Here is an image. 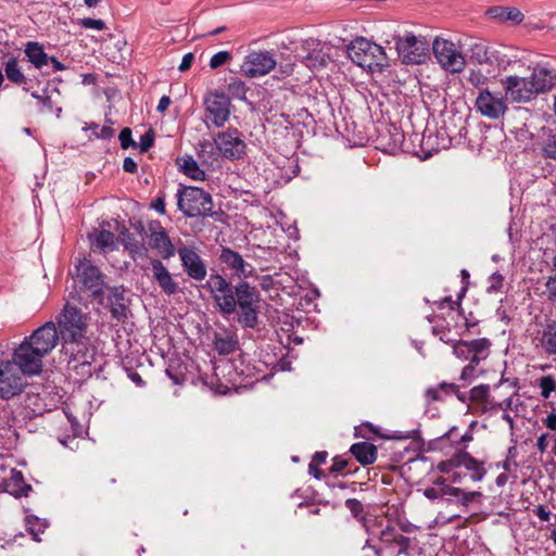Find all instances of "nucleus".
Listing matches in <instances>:
<instances>
[{
    "instance_id": "nucleus-1",
    "label": "nucleus",
    "mask_w": 556,
    "mask_h": 556,
    "mask_svg": "<svg viewBox=\"0 0 556 556\" xmlns=\"http://www.w3.org/2000/svg\"><path fill=\"white\" fill-rule=\"evenodd\" d=\"M223 316L235 315L244 329H256L260 325L261 292L249 280H231L212 268L206 281L201 285Z\"/></svg>"
},
{
    "instance_id": "nucleus-2",
    "label": "nucleus",
    "mask_w": 556,
    "mask_h": 556,
    "mask_svg": "<svg viewBox=\"0 0 556 556\" xmlns=\"http://www.w3.org/2000/svg\"><path fill=\"white\" fill-rule=\"evenodd\" d=\"M56 324L68 368L81 377H91L96 346L87 334V315L80 308L65 304Z\"/></svg>"
},
{
    "instance_id": "nucleus-3",
    "label": "nucleus",
    "mask_w": 556,
    "mask_h": 556,
    "mask_svg": "<svg viewBox=\"0 0 556 556\" xmlns=\"http://www.w3.org/2000/svg\"><path fill=\"white\" fill-rule=\"evenodd\" d=\"M505 99L510 102L527 103L539 93L545 92L556 86V71L536 65L530 77L517 75L502 79Z\"/></svg>"
},
{
    "instance_id": "nucleus-4",
    "label": "nucleus",
    "mask_w": 556,
    "mask_h": 556,
    "mask_svg": "<svg viewBox=\"0 0 556 556\" xmlns=\"http://www.w3.org/2000/svg\"><path fill=\"white\" fill-rule=\"evenodd\" d=\"M177 206L186 217H213L224 214L222 210L213 211L212 195L200 187H181L177 191Z\"/></svg>"
},
{
    "instance_id": "nucleus-5",
    "label": "nucleus",
    "mask_w": 556,
    "mask_h": 556,
    "mask_svg": "<svg viewBox=\"0 0 556 556\" xmlns=\"http://www.w3.org/2000/svg\"><path fill=\"white\" fill-rule=\"evenodd\" d=\"M348 55L354 64L369 71H381L387 65L384 49L363 37L351 41L348 47Z\"/></svg>"
},
{
    "instance_id": "nucleus-6",
    "label": "nucleus",
    "mask_w": 556,
    "mask_h": 556,
    "mask_svg": "<svg viewBox=\"0 0 556 556\" xmlns=\"http://www.w3.org/2000/svg\"><path fill=\"white\" fill-rule=\"evenodd\" d=\"M392 41L397 56L404 64H421L429 55V43L418 39L413 33L393 35L392 40H387V45L390 46Z\"/></svg>"
},
{
    "instance_id": "nucleus-7",
    "label": "nucleus",
    "mask_w": 556,
    "mask_h": 556,
    "mask_svg": "<svg viewBox=\"0 0 556 556\" xmlns=\"http://www.w3.org/2000/svg\"><path fill=\"white\" fill-rule=\"evenodd\" d=\"M76 278L79 283V291L86 292L91 302L101 299V294L109 287L105 282V275L90 260L83 258L76 265Z\"/></svg>"
},
{
    "instance_id": "nucleus-8",
    "label": "nucleus",
    "mask_w": 556,
    "mask_h": 556,
    "mask_svg": "<svg viewBox=\"0 0 556 556\" xmlns=\"http://www.w3.org/2000/svg\"><path fill=\"white\" fill-rule=\"evenodd\" d=\"M218 263L220 266L222 275H226L229 271V279L242 280L254 277L256 275L255 267L244 260V257L229 247L222 245L218 253Z\"/></svg>"
},
{
    "instance_id": "nucleus-9",
    "label": "nucleus",
    "mask_w": 556,
    "mask_h": 556,
    "mask_svg": "<svg viewBox=\"0 0 556 556\" xmlns=\"http://www.w3.org/2000/svg\"><path fill=\"white\" fill-rule=\"evenodd\" d=\"M125 292L124 286H109L101 294L102 300L96 299L92 303L108 309L113 320L125 323L130 313V301L125 296Z\"/></svg>"
},
{
    "instance_id": "nucleus-10",
    "label": "nucleus",
    "mask_w": 556,
    "mask_h": 556,
    "mask_svg": "<svg viewBox=\"0 0 556 556\" xmlns=\"http://www.w3.org/2000/svg\"><path fill=\"white\" fill-rule=\"evenodd\" d=\"M206 118L217 128L223 127L231 114L230 97L217 90L208 91L203 100Z\"/></svg>"
},
{
    "instance_id": "nucleus-11",
    "label": "nucleus",
    "mask_w": 556,
    "mask_h": 556,
    "mask_svg": "<svg viewBox=\"0 0 556 556\" xmlns=\"http://www.w3.org/2000/svg\"><path fill=\"white\" fill-rule=\"evenodd\" d=\"M45 355L36 350L27 341H23L13 353V362L18 372L28 376H35L42 371V358Z\"/></svg>"
},
{
    "instance_id": "nucleus-12",
    "label": "nucleus",
    "mask_w": 556,
    "mask_h": 556,
    "mask_svg": "<svg viewBox=\"0 0 556 556\" xmlns=\"http://www.w3.org/2000/svg\"><path fill=\"white\" fill-rule=\"evenodd\" d=\"M432 52L438 63L450 73H459L465 66V59L455 49V45L446 39L435 38Z\"/></svg>"
},
{
    "instance_id": "nucleus-13",
    "label": "nucleus",
    "mask_w": 556,
    "mask_h": 556,
    "mask_svg": "<svg viewBox=\"0 0 556 556\" xmlns=\"http://www.w3.org/2000/svg\"><path fill=\"white\" fill-rule=\"evenodd\" d=\"M26 386L24 377L10 361L0 363V397L10 400L21 394Z\"/></svg>"
},
{
    "instance_id": "nucleus-14",
    "label": "nucleus",
    "mask_w": 556,
    "mask_h": 556,
    "mask_svg": "<svg viewBox=\"0 0 556 556\" xmlns=\"http://www.w3.org/2000/svg\"><path fill=\"white\" fill-rule=\"evenodd\" d=\"M214 142L220 154L230 161L240 160L245 154L247 144L239 137L237 128L218 132Z\"/></svg>"
},
{
    "instance_id": "nucleus-15",
    "label": "nucleus",
    "mask_w": 556,
    "mask_h": 556,
    "mask_svg": "<svg viewBox=\"0 0 556 556\" xmlns=\"http://www.w3.org/2000/svg\"><path fill=\"white\" fill-rule=\"evenodd\" d=\"M24 340L47 356L56 346L61 338L56 325L53 321H47Z\"/></svg>"
},
{
    "instance_id": "nucleus-16",
    "label": "nucleus",
    "mask_w": 556,
    "mask_h": 556,
    "mask_svg": "<svg viewBox=\"0 0 556 556\" xmlns=\"http://www.w3.org/2000/svg\"><path fill=\"white\" fill-rule=\"evenodd\" d=\"M177 253L185 273L193 280L202 281L207 276V266L194 247L178 248Z\"/></svg>"
},
{
    "instance_id": "nucleus-17",
    "label": "nucleus",
    "mask_w": 556,
    "mask_h": 556,
    "mask_svg": "<svg viewBox=\"0 0 556 556\" xmlns=\"http://www.w3.org/2000/svg\"><path fill=\"white\" fill-rule=\"evenodd\" d=\"M477 110L490 119L503 117L507 111L506 99L493 94L489 89H482L475 103Z\"/></svg>"
},
{
    "instance_id": "nucleus-18",
    "label": "nucleus",
    "mask_w": 556,
    "mask_h": 556,
    "mask_svg": "<svg viewBox=\"0 0 556 556\" xmlns=\"http://www.w3.org/2000/svg\"><path fill=\"white\" fill-rule=\"evenodd\" d=\"M386 439V440H420V431L419 429H414L410 431H395L392 434L382 433L380 428L371 424L370 421H364L361 425L354 427V437L361 438L366 441L371 440L372 437Z\"/></svg>"
},
{
    "instance_id": "nucleus-19",
    "label": "nucleus",
    "mask_w": 556,
    "mask_h": 556,
    "mask_svg": "<svg viewBox=\"0 0 556 556\" xmlns=\"http://www.w3.org/2000/svg\"><path fill=\"white\" fill-rule=\"evenodd\" d=\"M276 66L274 55L268 51H253L242 65V71L249 77L266 75Z\"/></svg>"
},
{
    "instance_id": "nucleus-20",
    "label": "nucleus",
    "mask_w": 556,
    "mask_h": 556,
    "mask_svg": "<svg viewBox=\"0 0 556 556\" xmlns=\"http://www.w3.org/2000/svg\"><path fill=\"white\" fill-rule=\"evenodd\" d=\"M151 266L153 271V278L155 279L162 291L167 295L175 294L178 291V285L173 279L172 275L169 274L168 269L164 266V264L160 260L153 258L151 260Z\"/></svg>"
},
{
    "instance_id": "nucleus-21",
    "label": "nucleus",
    "mask_w": 556,
    "mask_h": 556,
    "mask_svg": "<svg viewBox=\"0 0 556 556\" xmlns=\"http://www.w3.org/2000/svg\"><path fill=\"white\" fill-rule=\"evenodd\" d=\"M470 60L480 65H490L498 62V51L483 41L475 42L470 46Z\"/></svg>"
},
{
    "instance_id": "nucleus-22",
    "label": "nucleus",
    "mask_w": 556,
    "mask_h": 556,
    "mask_svg": "<svg viewBox=\"0 0 556 556\" xmlns=\"http://www.w3.org/2000/svg\"><path fill=\"white\" fill-rule=\"evenodd\" d=\"M459 468H464L469 472V477L473 482L482 481L486 475L484 462L476 459L471 454L464 450H459Z\"/></svg>"
},
{
    "instance_id": "nucleus-23",
    "label": "nucleus",
    "mask_w": 556,
    "mask_h": 556,
    "mask_svg": "<svg viewBox=\"0 0 556 556\" xmlns=\"http://www.w3.org/2000/svg\"><path fill=\"white\" fill-rule=\"evenodd\" d=\"M362 466H369L377 460L378 448L368 441L356 442L349 451Z\"/></svg>"
},
{
    "instance_id": "nucleus-24",
    "label": "nucleus",
    "mask_w": 556,
    "mask_h": 556,
    "mask_svg": "<svg viewBox=\"0 0 556 556\" xmlns=\"http://www.w3.org/2000/svg\"><path fill=\"white\" fill-rule=\"evenodd\" d=\"M486 14L498 22H511L513 25L521 24L525 18L519 9L511 7L494 5L486 10Z\"/></svg>"
},
{
    "instance_id": "nucleus-25",
    "label": "nucleus",
    "mask_w": 556,
    "mask_h": 556,
    "mask_svg": "<svg viewBox=\"0 0 556 556\" xmlns=\"http://www.w3.org/2000/svg\"><path fill=\"white\" fill-rule=\"evenodd\" d=\"M151 247L155 249L163 258L174 256L176 249L165 230L154 231L151 235Z\"/></svg>"
},
{
    "instance_id": "nucleus-26",
    "label": "nucleus",
    "mask_w": 556,
    "mask_h": 556,
    "mask_svg": "<svg viewBox=\"0 0 556 556\" xmlns=\"http://www.w3.org/2000/svg\"><path fill=\"white\" fill-rule=\"evenodd\" d=\"M118 237L124 248L129 251L132 258L143 256L147 253L146 247L139 242L134 233H131L125 226L118 230Z\"/></svg>"
},
{
    "instance_id": "nucleus-27",
    "label": "nucleus",
    "mask_w": 556,
    "mask_h": 556,
    "mask_svg": "<svg viewBox=\"0 0 556 556\" xmlns=\"http://www.w3.org/2000/svg\"><path fill=\"white\" fill-rule=\"evenodd\" d=\"M31 490V485L24 480L23 473L15 469L12 470V477L7 483V492L20 498L22 496H28Z\"/></svg>"
},
{
    "instance_id": "nucleus-28",
    "label": "nucleus",
    "mask_w": 556,
    "mask_h": 556,
    "mask_svg": "<svg viewBox=\"0 0 556 556\" xmlns=\"http://www.w3.org/2000/svg\"><path fill=\"white\" fill-rule=\"evenodd\" d=\"M27 60L34 64L36 68H41L49 62V56L45 52L43 46L37 41H28L24 50Z\"/></svg>"
},
{
    "instance_id": "nucleus-29",
    "label": "nucleus",
    "mask_w": 556,
    "mask_h": 556,
    "mask_svg": "<svg viewBox=\"0 0 556 556\" xmlns=\"http://www.w3.org/2000/svg\"><path fill=\"white\" fill-rule=\"evenodd\" d=\"M459 437L460 434L458 433V428L453 426L442 435L430 440L428 442V448L430 451H442L446 447L447 443H450L451 446L457 447L459 443H454V440L458 439Z\"/></svg>"
},
{
    "instance_id": "nucleus-30",
    "label": "nucleus",
    "mask_w": 556,
    "mask_h": 556,
    "mask_svg": "<svg viewBox=\"0 0 556 556\" xmlns=\"http://www.w3.org/2000/svg\"><path fill=\"white\" fill-rule=\"evenodd\" d=\"M388 134H389L390 138L387 143H381L382 150L388 151L391 154H394L401 149V147L404 142V134L394 125H390V127L388 128ZM384 139H386V136L381 135L380 141L383 142Z\"/></svg>"
},
{
    "instance_id": "nucleus-31",
    "label": "nucleus",
    "mask_w": 556,
    "mask_h": 556,
    "mask_svg": "<svg viewBox=\"0 0 556 556\" xmlns=\"http://www.w3.org/2000/svg\"><path fill=\"white\" fill-rule=\"evenodd\" d=\"M180 170L188 176L189 178L198 181L205 180L206 174L199 166L198 162L190 155L182 159V163L180 164Z\"/></svg>"
},
{
    "instance_id": "nucleus-32",
    "label": "nucleus",
    "mask_w": 556,
    "mask_h": 556,
    "mask_svg": "<svg viewBox=\"0 0 556 556\" xmlns=\"http://www.w3.org/2000/svg\"><path fill=\"white\" fill-rule=\"evenodd\" d=\"M541 345L548 355L556 354V320L547 324L544 328Z\"/></svg>"
},
{
    "instance_id": "nucleus-33",
    "label": "nucleus",
    "mask_w": 556,
    "mask_h": 556,
    "mask_svg": "<svg viewBox=\"0 0 556 556\" xmlns=\"http://www.w3.org/2000/svg\"><path fill=\"white\" fill-rule=\"evenodd\" d=\"M541 152L543 157L556 161V130L543 129Z\"/></svg>"
},
{
    "instance_id": "nucleus-34",
    "label": "nucleus",
    "mask_w": 556,
    "mask_h": 556,
    "mask_svg": "<svg viewBox=\"0 0 556 556\" xmlns=\"http://www.w3.org/2000/svg\"><path fill=\"white\" fill-rule=\"evenodd\" d=\"M214 349L217 351L219 355H229L236 351L238 348V340L235 337H222L219 334H215L214 338Z\"/></svg>"
},
{
    "instance_id": "nucleus-35",
    "label": "nucleus",
    "mask_w": 556,
    "mask_h": 556,
    "mask_svg": "<svg viewBox=\"0 0 556 556\" xmlns=\"http://www.w3.org/2000/svg\"><path fill=\"white\" fill-rule=\"evenodd\" d=\"M26 522V531L33 536V540L36 542H40L39 533H42L47 527L48 522L46 520H40L37 516L27 515L25 518Z\"/></svg>"
},
{
    "instance_id": "nucleus-36",
    "label": "nucleus",
    "mask_w": 556,
    "mask_h": 556,
    "mask_svg": "<svg viewBox=\"0 0 556 556\" xmlns=\"http://www.w3.org/2000/svg\"><path fill=\"white\" fill-rule=\"evenodd\" d=\"M327 59L328 55L321 50L312 49V51L302 56V62L309 68H318L327 64Z\"/></svg>"
},
{
    "instance_id": "nucleus-37",
    "label": "nucleus",
    "mask_w": 556,
    "mask_h": 556,
    "mask_svg": "<svg viewBox=\"0 0 556 556\" xmlns=\"http://www.w3.org/2000/svg\"><path fill=\"white\" fill-rule=\"evenodd\" d=\"M5 75L8 79L16 85H22L26 83V77L22 73L21 68L18 67L17 61L15 58H11L7 64H5Z\"/></svg>"
},
{
    "instance_id": "nucleus-38",
    "label": "nucleus",
    "mask_w": 556,
    "mask_h": 556,
    "mask_svg": "<svg viewBox=\"0 0 556 556\" xmlns=\"http://www.w3.org/2000/svg\"><path fill=\"white\" fill-rule=\"evenodd\" d=\"M345 507L350 510L351 515L363 525L364 528H367L365 506L361 501L356 498H348L345 501Z\"/></svg>"
},
{
    "instance_id": "nucleus-39",
    "label": "nucleus",
    "mask_w": 556,
    "mask_h": 556,
    "mask_svg": "<svg viewBox=\"0 0 556 556\" xmlns=\"http://www.w3.org/2000/svg\"><path fill=\"white\" fill-rule=\"evenodd\" d=\"M469 346L471 348V352L475 355L489 356L491 341L488 338H479L473 340H467Z\"/></svg>"
},
{
    "instance_id": "nucleus-40",
    "label": "nucleus",
    "mask_w": 556,
    "mask_h": 556,
    "mask_svg": "<svg viewBox=\"0 0 556 556\" xmlns=\"http://www.w3.org/2000/svg\"><path fill=\"white\" fill-rule=\"evenodd\" d=\"M490 396V386L482 383L471 388L469 392V400L476 403H485Z\"/></svg>"
},
{
    "instance_id": "nucleus-41",
    "label": "nucleus",
    "mask_w": 556,
    "mask_h": 556,
    "mask_svg": "<svg viewBox=\"0 0 556 556\" xmlns=\"http://www.w3.org/2000/svg\"><path fill=\"white\" fill-rule=\"evenodd\" d=\"M249 88L242 80H233L228 85V92L229 94L235 98L239 99L241 101L247 100V92Z\"/></svg>"
},
{
    "instance_id": "nucleus-42",
    "label": "nucleus",
    "mask_w": 556,
    "mask_h": 556,
    "mask_svg": "<svg viewBox=\"0 0 556 556\" xmlns=\"http://www.w3.org/2000/svg\"><path fill=\"white\" fill-rule=\"evenodd\" d=\"M453 354L462 359L468 361L472 355L471 348L469 346L467 340H458L453 342Z\"/></svg>"
},
{
    "instance_id": "nucleus-43",
    "label": "nucleus",
    "mask_w": 556,
    "mask_h": 556,
    "mask_svg": "<svg viewBox=\"0 0 556 556\" xmlns=\"http://www.w3.org/2000/svg\"><path fill=\"white\" fill-rule=\"evenodd\" d=\"M553 270L555 271L553 275L547 277L545 282L546 294L548 301H556V253L552 258Z\"/></svg>"
},
{
    "instance_id": "nucleus-44",
    "label": "nucleus",
    "mask_w": 556,
    "mask_h": 556,
    "mask_svg": "<svg viewBox=\"0 0 556 556\" xmlns=\"http://www.w3.org/2000/svg\"><path fill=\"white\" fill-rule=\"evenodd\" d=\"M114 233L110 230L104 229L100 230L96 237V243L102 250H105L108 248L114 249Z\"/></svg>"
},
{
    "instance_id": "nucleus-45",
    "label": "nucleus",
    "mask_w": 556,
    "mask_h": 556,
    "mask_svg": "<svg viewBox=\"0 0 556 556\" xmlns=\"http://www.w3.org/2000/svg\"><path fill=\"white\" fill-rule=\"evenodd\" d=\"M459 450L451 458L438 464V470L442 473H452L454 469L459 468Z\"/></svg>"
},
{
    "instance_id": "nucleus-46",
    "label": "nucleus",
    "mask_w": 556,
    "mask_h": 556,
    "mask_svg": "<svg viewBox=\"0 0 556 556\" xmlns=\"http://www.w3.org/2000/svg\"><path fill=\"white\" fill-rule=\"evenodd\" d=\"M539 387L541 389V395L544 399H548L552 392L556 390V381L549 375L543 376L539 380Z\"/></svg>"
},
{
    "instance_id": "nucleus-47",
    "label": "nucleus",
    "mask_w": 556,
    "mask_h": 556,
    "mask_svg": "<svg viewBox=\"0 0 556 556\" xmlns=\"http://www.w3.org/2000/svg\"><path fill=\"white\" fill-rule=\"evenodd\" d=\"M118 139L121 142V148L123 150L138 147L137 142L132 139L131 129L128 127H125L121 130V132L118 135Z\"/></svg>"
},
{
    "instance_id": "nucleus-48",
    "label": "nucleus",
    "mask_w": 556,
    "mask_h": 556,
    "mask_svg": "<svg viewBox=\"0 0 556 556\" xmlns=\"http://www.w3.org/2000/svg\"><path fill=\"white\" fill-rule=\"evenodd\" d=\"M231 54L228 51H219L215 53L211 60H210V67L212 70L218 68L219 66L224 65L228 61L231 60Z\"/></svg>"
},
{
    "instance_id": "nucleus-49",
    "label": "nucleus",
    "mask_w": 556,
    "mask_h": 556,
    "mask_svg": "<svg viewBox=\"0 0 556 556\" xmlns=\"http://www.w3.org/2000/svg\"><path fill=\"white\" fill-rule=\"evenodd\" d=\"M154 140H155L154 130L152 128H150L140 138V144H139L140 152L149 151L153 147Z\"/></svg>"
},
{
    "instance_id": "nucleus-50",
    "label": "nucleus",
    "mask_w": 556,
    "mask_h": 556,
    "mask_svg": "<svg viewBox=\"0 0 556 556\" xmlns=\"http://www.w3.org/2000/svg\"><path fill=\"white\" fill-rule=\"evenodd\" d=\"M78 25H80L84 28H92L97 30H103L105 29V23L102 20H96L91 17H84L78 20Z\"/></svg>"
},
{
    "instance_id": "nucleus-51",
    "label": "nucleus",
    "mask_w": 556,
    "mask_h": 556,
    "mask_svg": "<svg viewBox=\"0 0 556 556\" xmlns=\"http://www.w3.org/2000/svg\"><path fill=\"white\" fill-rule=\"evenodd\" d=\"M491 285L488 287L486 292L488 293H494L501 291L503 288V281L504 277L498 271L493 273L490 276Z\"/></svg>"
},
{
    "instance_id": "nucleus-52",
    "label": "nucleus",
    "mask_w": 556,
    "mask_h": 556,
    "mask_svg": "<svg viewBox=\"0 0 556 556\" xmlns=\"http://www.w3.org/2000/svg\"><path fill=\"white\" fill-rule=\"evenodd\" d=\"M481 497H482V493L479 491L465 492L463 490V493L459 495L457 502L460 505L467 507L470 503H472L473 501L479 500Z\"/></svg>"
},
{
    "instance_id": "nucleus-53",
    "label": "nucleus",
    "mask_w": 556,
    "mask_h": 556,
    "mask_svg": "<svg viewBox=\"0 0 556 556\" xmlns=\"http://www.w3.org/2000/svg\"><path fill=\"white\" fill-rule=\"evenodd\" d=\"M399 545L397 555H409L410 539L399 533L395 540L392 542Z\"/></svg>"
},
{
    "instance_id": "nucleus-54",
    "label": "nucleus",
    "mask_w": 556,
    "mask_h": 556,
    "mask_svg": "<svg viewBox=\"0 0 556 556\" xmlns=\"http://www.w3.org/2000/svg\"><path fill=\"white\" fill-rule=\"evenodd\" d=\"M468 81L473 87L479 88V87L485 85V83L488 81V77L484 74H482L480 71L471 70L469 73V76H468Z\"/></svg>"
},
{
    "instance_id": "nucleus-55",
    "label": "nucleus",
    "mask_w": 556,
    "mask_h": 556,
    "mask_svg": "<svg viewBox=\"0 0 556 556\" xmlns=\"http://www.w3.org/2000/svg\"><path fill=\"white\" fill-rule=\"evenodd\" d=\"M476 378H478L477 369H473L472 366H465L459 376V380L464 381L467 384H470Z\"/></svg>"
},
{
    "instance_id": "nucleus-56",
    "label": "nucleus",
    "mask_w": 556,
    "mask_h": 556,
    "mask_svg": "<svg viewBox=\"0 0 556 556\" xmlns=\"http://www.w3.org/2000/svg\"><path fill=\"white\" fill-rule=\"evenodd\" d=\"M399 535L395 528L392 526H387L380 533V540L383 543H392L395 538Z\"/></svg>"
},
{
    "instance_id": "nucleus-57",
    "label": "nucleus",
    "mask_w": 556,
    "mask_h": 556,
    "mask_svg": "<svg viewBox=\"0 0 556 556\" xmlns=\"http://www.w3.org/2000/svg\"><path fill=\"white\" fill-rule=\"evenodd\" d=\"M349 465V460L348 459H344L340 456H336L333 457L332 459V465L330 467V472L331 473H338V472H341L342 470H344Z\"/></svg>"
},
{
    "instance_id": "nucleus-58",
    "label": "nucleus",
    "mask_w": 556,
    "mask_h": 556,
    "mask_svg": "<svg viewBox=\"0 0 556 556\" xmlns=\"http://www.w3.org/2000/svg\"><path fill=\"white\" fill-rule=\"evenodd\" d=\"M445 305H447L450 309L454 311L459 308V301H454L451 295H447L440 300L439 302H437V306L439 309H443Z\"/></svg>"
},
{
    "instance_id": "nucleus-59",
    "label": "nucleus",
    "mask_w": 556,
    "mask_h": 556,
    "mask_svg": "<svg viewBox=\"0 0 556 556\" xmlns=\"http://www.w3.org/2000/svg\"><path fill=\"white\" fill-rule=\"evenodd\" d=\"M439 386L438 387H431V388H428L426 390V397L429 402H440V401H443V395L440 393V390H439Z\"/></svg>"
},
{
    "instance_id": "nucleus-60",
    "label": "nucleus",
    "mask_w": 556,
    "mask_h": 556,
    "mask_svg": "<svg viewBox=\"0 0 556 556\" xmlns=\"http://www.w3.org/2000/svg\"><path fill=\"white\" fill-rule=\"evenodd\" d=\"M150 207L152 210L156 211L159 214L165 215L166 214L165 195L162 194V195L157 197L154 201H152Z\"/></svg>"
},
{
    "instance_id": "nucleus-61",
    "label": "nucleus",
    "mask_w": 556,
    "mask_h": 556,
    "mask_svg": "<svg viewBox=\"0 0 556 556\" xmlns=\"http://www.w3.org/2000/svg\"><path fill=\"white\" fill-rule=\"evenodd\" d=\"M440 393L444 396L453 394V391H457V384L453 382H440L439 384Z\"/></svg>"
},
{
    "instance_id": "nucleus-62",
    "label": "nucleus",
    "mask_w": 556,
    "mask_h": 556,
    "mask_svg": "<svg viewBox=\"0 0 556 556\" xmlns=\"http://www.w3.org/2000/svg\"><path fill=\"white\" fill-rule=\"evenodd\" d=\"M533 513L541 521L549 520L551 511L544 505H538L533 509Z\"/></svg>"
},
{
    "instance_id": "nucleus-63",
    "label": "nucleus",
    "mask_w": 556,
    "mask_h": 556,
    "mask_svg": "<svg viewBox=\"0 0 556 556\" xmlns=\"http://www.w3.org/2000/svg\"><path fill=\"white\" fill-rule=\"evenodd\" d=\"M193 61H194V55H193V53H191V52L186 53V54L182 56V60H181V63H180V64H179V66H178V70H179L180 72H186V71H188V70L191 67V65H192Z\"/></svg>"
},
{
    "instance_id": "nucleus-64",
    "label": "nucleus",
    "mask_w": 556,
    "mask_h": 556,
    "mask_svg": "<svg viewBox=\"0 0 556 556\" xmlns=\"http://www.w3.org/2000/svg\"><path fill=\"white\" fill-rule=\"evenodd\" d=\"M123 169L126 173L135 174L137 172V169H138V165H137L136 161L132 157L127 156V157L124 159Z\"/></svg>"
}]
</instances>
